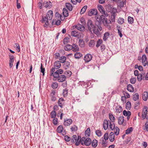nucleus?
<instances>
[{
	"label": "nucleus",
	"instance_id": "nucleus-1",
	"mask_svg": "<svg viewBox=\"0 0 148 148\" xmlns=\"http://www.w3.org/2000/svg\"><path fill=\"white\" fill-rule=\"evenodd\" d=\"M97 27H96V25L93 23L92 21L90 20H88L87 24V27L88 30L91 33L92 31L93 33L95 34L97 36H99L101 34L100 32L102 30V27L101 25H98L97 24H96Z\"/></svg>",
	"mask_w": 148,
	"mask_h": 148
},
{
	"label": "nucleus",
	"instance_id": "nucleus-2",
	"mask_svg": "<svg viewBox=\"0 0 148 148\" xmlns=\"http://www.w3.org/2000/svg\"><path fill=\"white\" fill-rule=\"evenodd\" d=\"M53 11L51 10H49L47 12L46 16H42V18L41 21L42 23H45L46 26L48 25L49 24V21L51 20L53 17Z\"/></svg>",
	"mask_w": 148,
	"mask_h": 148
},
{
	"label": "nucleus",
	"instance_id": "nucleus-3",
	"mask_svg": "<svg viewBox=\"0 0 148 148\" xmlns=\"http://www.w3.org/2000/svg\"><path fill=\"white\" fill-rule=\"evenodd\" d=\"M80 143L83 146H88L91 143V140L89 138L82 137L80 140Z\"/></svg>",
	"mask_w": 148,
	"mask_h": 148
},
{
	"label": "nucleus",
	"instance_id": "nucleus-4",
	"mask_svg": "<svg viewBox=\"0 0 148 148\" xmlns=\"http://www.w3.org/2000/svg\"><path fill=\"white\" fill-rule=\"evenodd\" d=\"M81 139V137L80 136H78L77 138V136L75 135H74L73 136L72 138V142L75 143V145H78L80 143V140Z\"/></svg>",
	"mask_w": 148,
	"mask_h": 148
},
{
	"label": "nucleus",
	"instance_id": "nucleus-5",
	"mask_svg": "<svg viewBox=\"0 0 148 148\" xmlns=\"http://www.w3.org/2000/svg\"><path fill=\"white\" fill-rule=\"evenodd\" d=\"M61 66V62L60 61H56L54 64V67H53L51 69L52 72H54L55 69H58L60 68Z\"/></svg>",
	"mask_w": 148,
	"mask_h": 148
},
{
	"label": "nucleus",
	"instance_id": "nucleus-6",
	"mask_svg": "<svg viewBox=\"0 0 148 148\" xmlns=\"http://www.w3.org/2000/svg\"><path fill=\"white\" fill-rule=\"evenodd\" d=\"M82 34L76 30H73L71 31V34L72 36L80 39L82 37Z\"/></svg>",
	"mask_w": 148,
	"mask_h": 148
},
{
	"label": "nucleus",
	"instance_id": "nucleus-7",
	"mask_svg": "<svg viewBox=\"0 0 148 148\" xmlns=\"http://www.w3.org/2000/svg\"><path fill=\"white\" fill-rule=\"evenodd\" d=\"M103 25L107 27L108 29H111L110 24H111V21L110 20H108L107 18L102 22Z\"/></svg>",
	"mask_w": 148,
	"mask_h": 148
},
{
	"label": "nucleus",
	"instance_id": "nucleus-8",
	"mask_svg": "<svg viewBox=\"0 0 148 148\" xmlns=\"http://www.w3.org/2000/svg\"><path fill=\"white\" fill-rule=\"evenodd\" d=\"M98 13L97 10L95 9H90L88 12V15L91 16L93 15H96Z\"/></svg>",
	"mask_w": 148,
	"mask_h": 148
},
{
	"label": "nucleus",
	"instance_id": "nucleus-9",
	"mask_svg": "<svg viewBox=\"0 0 148 148\" xmlns=\"http://www.w3.org/2000/svg\"><path fill=\"white\" fill-rule=\"evenodd\" d=\"M92 57V56L91 54L88 53L84 56V60L86 62H88L91 60Z\"/></svg>",
	"mask_w": 148,
	"mask_h": 148
},
{
	"label": "nucleus",
	"instance_id": "nucleus-10",
	"mask_svg": "<svg viewBox=\"0 0 148 148\" xmlns=\"http://www.w3.org/2000/svg\"><path fill=\"white\" fill-rule=\"evenodd\" d=\"M147 107L146 106H145L144 108L143 109L142 112V117L144 119L146 118L148 119V116L147 115Z\"/></svg>",
	"mask_w": 148,
	"mask_h": 148
},
{
	"label": "nucleus",
	"instance_id": "nucleus-11",
	"mask_svg": "<svg viewBox=\"0 0 148 148\" xmlns=\"http://www.w3.org/2000/svg\"><path fill=\"white\" fill-rule=\"evenodd\" d=\"M9 58L10 59L9 65L10 68H11L13 66V64L14 61V57L12 55H10L9 56Z\"/></svg>",
	"mask_w": 148,
	"mask_h": 148
},
{
	"label": "nucleus",
	"instance_id": "nucleus-12",
	"mask_svg": "<svg viewBox=\"0 0 148 148\" xmlns=\"http://www.w3.org/2000/svg\"><path fill=\"white\" fill-rule=\"evenodd\" d=\"M141 60L143 66H145L147 65V58L145 54L142 55Z\"/></svg>",
	"mask_w": 148,
	"mask_h": 148
},
{
	"label": "nucleus",
	"instance_id": "nucleus-13",
	"mask_svg": "<svg viewBox=\"0 0 148 148\" xmlns=\"http://www.w3.org/2000/svg\"><path fill=\"white\" fill-rule=\"evenodd\" d=\"M75 27L79 30L83 32L85 30V27L84 25L80 24H78L77 25L75 26Z\"/></svg>",
	"mask_w": 148,
	"mask_h": 148
},
{
	"label": "nucleus",
	"instance_id": "nucleus-14",
	"mask_svg": "<svg viewBox=\"0 0 148 148\" xmlns=\"http://www.w3.org/2000/svg\"><path fill=\"white\" fill-rule=\"evenodd\" d=\"M58 103L59 106L62 108L63 106L64 105V100L62 98H60L58 102Z\"/></svg>",
	"mask_w": 148,
	"mask_h": 148
},
{
	"label": "nucleus",
	"instance_id": "nucleus-15",
	"mask_svg": "<svg viewBox=\"0 0 148 148\" xmlns=\"http://www.w3.org/2000/svg\"><path fill=\"white\" fill-rule=\"evenodd\" d=\"M110 123V121L109 120L107 121L106 119H105L103 122V128L105 130H106L108 128V126L109 124Z\"/></svg>",
	"mask_w": 148,
	"mask_h": 148
},
{
	"label": "nucleus",
	"instance_id": "nucleus-16",
	"mask_svg": "<svg viewBox=\"0 0 148 148\" xmlns=\"http://www.w3.org/2000/svg\"><path fill=\"white\" fill-rule=\"evenodd\" d=\"M123 114L125 116H127V120H129L131 114V112L129 111H126V110H124L123 112Z\"/></svg>",
	"mask_w": 148,
	"mask_h": 148
},
{
	"label": "nucleus",
	"instance_id": "nucleus-17",
	"mask_svg": "<svg viewBox=\"0 0 148 148\" xmlns=\"http://www.w3.org/2000/svg\"><path fill=\"white\" fill-rule=\"evenodd\" d=\"M116 15V11H112V14L111 15V18H110V20H110L111 21V23L113 22H115Z\"/></svg>",
	"mask_w": 148,
	"mask_h": 148
},
{
	"label": "nucleus",
	"instance_id": "nucleus-18",
	"mask_svg": "<svg viewBox=\"0 0 148 148\" xmlns=\"http://www.w3.org/2000/svg\"><path fill=\"white\" fill-rule=\"evenodd\" d=\"M72 120L71 119H66L64 120V125L65 126L70 125L72 123Z\"/></svg>",
	"mask_w": 148,
	"mask_h": 148
},
{
	"label": "nucleus",
	"instance_id": "nucleus-19",
	"mask_svg": "<svg viewBox=\"0 0 148 148\" xmlns=\"http://www.w3.org/2000/svg\"><path fill=\"white\" fill-rule=\"evenodd\" d=\"M106 11L108 12H110L111 13L112 12V11H114L112 10V5L110 4H108L106 6ZM114 9V8H113V9Z\"/></svg>",
	"mask_w": 148,
	"mask_h": 148
},
{
	"label": "nucleus",
	"instance_id": "nucleus-20",
	"mask_svg": "<svg viewBox=\"0 0 148 148\" xmlns=\"http://www.w3.org/2000/svg\"><path fill=\"white\" fill-rule=\"evenodd\" d=\"M58 80L59 82H63L65 81L66 77L64 75H61L58 77Z\"/></svg>",
	"mask_w": 148,
	"mask_h": 148
},
{
	"label": "nucleus",
	"instance_id": "nucleus-21",
	"mask_svg": "<svg viewBox=\"0 0 148 148\" xmlns=\"http://www.w3.org/2000/svg\"><path fill=\"white\" fill-rule=\"evenodd\" d=\"M115 136L113 132H111L109 134V139L111 142H113L114 140Z\"/></svg>",
	"mask_w": 148,
	"mask_h": 148
},
{
	"label": "nucleus",
	"instance_id": "nucleus-22",
	"mask_svg": "<svg viewBox=\"0 0 148 148\" xmlns=\"http://www.w3.org/2000/svg\"><path fill=\"white\" fill-rule=\"evenodd\" d=\"M148 97V93L147 92H144L142 94V98L145 101L147 100Z\"/></svg>",
	"mask_w": 148,
	"mask_h": 148
},
{
	"label": "nucleus",
	"instance_id": "nucleus-23",
	"mask_svg": "<svg viewBox=\"0 0 148 148\" xmlns=\"http://www.w3.org/2000/svg\"><path fill=\"white\" fill-rule=\"evenodd\" d=\"M124 119L123 116H120L119 117L118 119V123L120 125L123 124L124 123Z\"/></svg>",
	"mask_w": 148,
	"mask_h": 148
},
{
	"label": "nucleus",
	"instance_id": "nucleus-24",
	"mask_svg": "<svg viewBox=\"0 0 148 148\" xmlns=\"http://www.w3.org/2000/svg\"><path fill=\"white\" fill-rule=\"evenodd\" d=\"M54 72H52L51 71V72L50 73L51 75H52L54 77L58 78L60 75L58 72H57V71L55 72L54 73Z\"/></svg>",
	"mask_w": 148,
	"mask_h": 148
},
{
	"label": "nucleus",
	"instance_id": "nucleus-25",
	"mask_svg": "<svg viewBox=\"0 0 148 148\" xmlns=\"http://www.w3.org/2000/svg\"><path fill=\"white\" fill-rule=\"evenodd\" d=\"M72 50L74 51L75 52L79 50V48L77 45L76 44H73L72 45Z\"/></svg>",
	"mask_w": 148,
	"mask_h": 148
},
{
	"label": "nucleus",
	"instance_id": "nucleus-26",
	"mask_svg": "<svg viewBox=\"0 0 148 148\" xmlns=\"http://www.w3.org/2000/svg\"><path fill=\"white\" fill-rule=\"evenodd\" d=\"M72 72L70 71H66L64 72V75L66 77H70L72 75Z\"/></svg>",
	"mask_w": 148,
	"mask_h": 148
},
{
	"label": "nucleus",
	"instance_id": "nucleus-27",
	"mask_svg": "<svg viewBox=\"0 0 148 148\" xmlns=\"http://www.w3.org/2000/svg\"><path fill=\"white\" fill-rule=\"evenodd\" d=\"M127 89L128 91L131 92H133L134 91V88L131 84H130L127 85Z\"/></svg>",
	"mask_w": 148,
	"mask_h": 148
},
{
	"label": "nucleus",
	"instance_id": "nucleus-28",
	"mask_svg": "<svg viewBox=\"0 0 148 148\" xmlns=\"http://www.w3.org/2000/svg\"><path fill=\"white\" fill-rule=\"evenodd\" d=\"M115 109V112L118 113H120L121 112H122L123 110L122 107L120 106H118L116 107Z\"/></svg>",
	"mask_w": 148,
	"mask_h": 148
},
{
	"label": "nucleus",
	"instance_id": "nucleus-29",
	"mask_svg": "<svg viewBox=\"0 0 148 148\" xmlns=\"http://www.w3.org/2000/svg\"><path fill=\"white\" fill-rule=\"evenodd\" d=\"M64 49L66 51L71 50L72 49V45L69 44L66 45L64 47Z\"/></svg>",
	"mask_w": 148,
	"mask_h": 148
},
{
	"label": "nucleus",
	"instance_id": "nucleus-30",
	"mask_svg": "<svg viewBox=\"0 0 148 148\" xmlns=\"http://www.w3.org/2000/svg\"><path fill=\"white\" fill-rule=\"evenodd\" d=\"M66 8L70 11H72L73 10V7L71 4L69 3H66Z\"/></svg>",
	"mask_w": 148,
	"mask_h": 148
},
{
	"label": "nucleus",
	"instance_id": "nucleus-31",
	"mask_svg": "<svg viewBox=\"0 0 148 148\" xmlns=\"http://www.w3.org/2000/svg\"><path fill=\"white\" fill-rule=\"evenodd\" d=\"M110 36V33L108 32H106L104 34L103 39L105 41H106L108 38Z\"/></svg>",
	"mask_w": 148,
	"mask_h": 148
},
{
	"label": "nucleus",
	"instance_id": "nucleus-32",
	"mask_svg": "<svg viewBox=\"0 0 148 148\" xmlns=\"http://www.w3.org/2000/svg\"><path fill=\"white\" fill-rule=\"evenodd\" d=\"M63 127L62 125H60L58 126L57 128V130L58 132L61 133L63 132Z\"/></svg>",
	"mask_w": 148,
	"mask_h": 148
},
{
	"label": "nucleus",
	"instance_id": "nucleus-33",
	"mask_svg": "<svg viewBox=\"0 0 148 148\" xmlns=\"http://www.w3.org/2000/svg\"><path fill=\"white\" fill-rule=\"evenodd\" d=\"M125 22L124 19L122 18L119 17L117 20L118 23L120 25L123 24Z\"/></svg>",
	"mask_w": 148,
	"mask_h": 148
},
{
	"label": "nucleus",
	"instance_id": "nucleus-34",
	"mask_svg": "<svg viewBox=\"0 0 148 148\" xmlns=\"http://www.w3.org/2000/svg\"><path fill=\"white\" fill-rule=\"evenodd\" d=\"M70 66V63L67 61H66L64 65V67L65 69H68L69 68Z\"/></svg>",
	"mask_w": 148,
	"mask_h": 148
},
{
	"label": "nucleus",
	"instance_id": "nucleus-35",
	"mask_svg": "<svg viewBox=\"0 0 148 148\" xmlns=\"http://www.w3.org/2000/svg\"><path fill=\"white\" fill-rule=\"evenodd\" d=\"M63 14L64 17H67L69 16V13L67 10L65 8L63 9Z\"/></svg>",
	"mask_w": 148,
	"mask_h": 148
},
{
	"label": "nucleus",
	"instance_id": "nucleus-36",
	"mask_svg": "<svg viewBox=\"0 0 148 148\" xmlns=\"http://www.w3.org/2000/svg\"><path fill=\"white\" fill-rule=\"evenodd\" d=\"M92 145L94 148H95L97 145V141L96 139H94L92 142H91Z\"/></svg>",
	"mask_w": 148,
	"mask_h": 148
},
{
	"label": "nucleus",
	"instance_id": "nucleus-37",
	"mask_svg": "<svg viewBox=\"0 0 148 148\" xmlns=\"http://www.w3.org/2000/svg\"><path fill=\"white\" fill-rule=\"evenodd\" d=\"M82 56V53L79 52H76L74 54V57L76 59H79Z\"/></svg>",
	"mask_w": 148,
	"mask_h": 148
},
{
	"label": "nucleus",
	"instance_id": "nucleus-38",
	"mask_svg": "<svg viewBox=\"0 0 148 148\" xmlns=\"http://www.w3.org/2000/svg\"><path fill=\"white\" fill-rule=\"evenodd\" d=\"M121 27L120 26H117V29L118 30V34L120 36V37L121 38L122 36L123 35L121 33V30H120Z\"/></svg>",
	"mask_w": 148,
	"mask_h": 148
},
{
	"label": "nucleus",
	"instance_id": "nucleus-39",
	"mask_svg": "<svg viewBox=\"0 0 148 148\" xmlns=\"http://www.w3.org/2000/svg\"><path fill=\"white\" fill-rule=\"evenodd\" d=\"M103 42L102 40L101 39H99L96 42V46L97 48H98L102 44Z\"/></svg>",
	"mask_w": 148,
	"mask_h": 148
},
{
	"label": "nucleus",
	"instance_id": "nucleus-40",
	"mask_svg": "<svg viewBox=\"0 0 148 148\" xmlns=\"http://www.w3.org/2000/svg\"><path fill=\"white\" fill-rule=\"evenodd\" d=\"M97 8L98 10L101 13L105 10L104 9L103 6L100 5H97Z\"/></svg>",
	"mask_w": 148,
	"mask_h": 148
},
{
	"label": "nucleus",
	"instance_id": "nucleus-41",
	"mask_svg": "<svg viewBox=\"0 0 148 148\" xmlns=\"http://www.w3.org/2000/svg\"><path fill=\"white\" fill-rule=\"evenodd\" d=\"M87 5H85L81 10L80 13L82 14L84 13L87 9Z\"/></svg>",
	"mask_w": 148,
	"mask_h": 148
},
{
	"label": "nucleus",
	"instance_id": "nucleus-42",
	"mask_svg": "<svg viewBox=\"0 0 148 148\" xmlns=\"http://www.w3.org/2000/svg\"><path fill=\"white\" fill-rule=\"evenodd\" d=\"M95 44V42L94 40H91L90 42L89 45L90 47H93L94 46Z\"/></svg>",
	"mask_w": 148,
	"mask_h": 148
},
{
	"label": "nucleus",
	"instance_id": "nucleus-43",
	"mask_svg": "<svg viewBox=\"0 0 148 148\" xmlns=\"http://www.w3.org/2000/svg\"><path fill=\"white\" fill-rule=\"evenodd\" d=\"M56 116V113L55 110L52 111L51 113V117L52 118H55Z\"/></svg>",
	"mask_w": 148,
	"mask_h": 148
},
{
	"label": "nucleus",
	"instance_id": "nucleus-44",
	"mask_svg": "<svg viewBox=\"0 0 148 148\" xmlns=\"http://www.w3.org/2000/svg\"><path fill=\"white\" fill-rule=\"evenodd\" d=\"M133 130V128L132 127H130L128 128L125 131V134H128L132 132Z\"/></svg>",
	"mask_w": 148,
	"mask_h": 148
},
{
	"label": "nucleus",
	"instance_id": "nucleus-45",
	"mask_svg": "<svg viewBox=\"0 0 148 148\" xmlns=\"http://www.w3.org/2000/svg\"><path fill=\"white\" fill-rule=\"evenodd\" d=\"M59 60L61 61V63H64L66 61V58L64 56H62L60 58Z\"/></svg>",
	"mask_w": 148,
	"mask_h": 148
},
{
	"label": "nucleus",
	"instance_id": "nucleus-46",
	"mask_svg": "<svg viewBox=\"0 0 148 148\" xmlns=\"http://www.w3.org/2000/svg\"><path fill=\"white\" fill-rule=\"evenodd\" d=\"M128 21L129 24H132L134 22L133 18L130 16H129L128 17Z\"/></svg>",
	"mask_w": 148,
	"mask_h": 148
},
{
	"label": "nucleus",
	"instance_id": "nucleus-47",
	"mask_svg": "<svg viewBox=\"0 0 148 148\" xmlns=\"http://www.w3.org/2000/svg\"><path fill=\"white\" fill-rule=\"evenodd\" d=\"M114 133L116 135H118L119 134V129L117 127H116L114 129Z\"/></svg>",
	"mask_w": 148,
	"mask_h": 148
},
{
	"label": "nucleus",
	"instance_id": "nucleus-48",
	"mask_svg": "<svg viewBox=\"0 0 148 148\" xmlns=\"http://www.w3.org/2000/svg\"><path fill=\"white\" fill-rule=\"evenodd\" d=\"M109 117L111 121L112 122L115 121V117L112 114H109Z\"/></svg>",
	"mask_w": 148,
	"mask_h": 148
},
{
	"label": "nucleus",
	"instance_id": "nucleus-49",
	"mask_svg": "<svg viewBox=\"0 0 148 148\" xmlns=\"http://www.w3.org/2000/svg\"><path fill=\"white\" fill-rule=\"evenodd\" d=\"M145 77H143L142 75L141 74H139L137 76V79L139 82H140L142 79H144Z\"/></svg>",
	"mask_w": 148,
	"mask_h": 148
},
{
	"label": "nucleus",
	"instance_id": "nucleus-50",
	"mask_svg": "<svg viewBox=\"0 0 148 148\" xmlns=\"http://www.w3.org/2000/svg\"><path fill=\"white\" fill-rule=\"evenodd\" d=\"M58 86V84L56 82H53L51 85V87L53 89L56 88Z\"/></svg>",
	"mask_w": 148,
	"mask_h": 148
},
{
	"label": "nucleus",
	"instance_id": "nucleus-51",
	"mask_svg": "<svg viewBox=\"0 0 148 148\" xmlns=\"http://www.w3.org/2000/svg\"><path fill=\"white\" fill-rule=\"evenodd\" d=\"M139 98V95L138 93L135 94L133 97V99L134 101H136Z\"/></svg>",
	"mask_w": 148,
	"mask_h": 148
},
{
	"label": "nucleus",
	"instance_id": "nucleus-52",
	"mask_svg": "<svg viewBox=\"0 0 148 148\" xmlns=\"http://www.w3.org/2000/svg\"><path fill=\"white\" fill-rule=\"evenodd\" d=\"M131 106V103L130 102L128 101L126 103V107L127 109L130 110Z\"/></svg>",
	"mask_w": 148,
	"mask_h": 148
},
{
	"label": "nucleus",
	"instance_id": "nucleus-53",
	"mask_svg": "<svg viewBox=\"0 0 148 148\" xmlns=\"http://www.w3.org/2000/svg\"><path fill=\"white\" fill-rule=\"evenodd\" d=\"M95 18L97 21H98V23L97 24L98 25H99V24L100 25H101V19L98 16H97V14L96 15Z\"/></svg>",
	"mask_w": 148,
	"mask_h": 148
},
{
	"label": "nucleus",
	"instance_id": "nucleus-54",
	"mask_svg": "<svg viewBox=\"0 0 148 148\" xmlns=\"http://www.w3.org/2000/svg\"><path fill=\"white\" fill-rule=\"evenodd\" d=\"M95 133L99 137L101 136L102 135V133L101 131L99 130H96Z\"/></svg>",
	"mask_w": 148,
	"mask_h": 148
},
{
	"label": "nucleus",
	"instance_id": "nucleus-55",
	"mask_svg": "<svg viewBox=\"0 0 148 148\" xmlns=\"http://www.w3.org/2000/svg\"><path fill=\"white\" fill-rule=\"evenodd\" d=\"M14 47L16 48V49L18 52H19L20 51V46L17 43L15 44Z\"/></svg>",
	"mask_w": 148,
	"mask_h": 148
},
{
	"label": "nucleus",
	"instance_id": "nucleus-56",
	"mask_svg": "<svg viewBox=\"0 0 148 148\" xmlns=\"http://www.w3.org/2000/svg\"><path fill=\"white\" fill-rule=\"evenodd\" d=\"M90 130L89 128L87 129L85 132L86 135H87L88 136H89L90 135Z\"/></svg>",
	"mask_w": 148,
	"mask_h": 148
},
{
	"label": "nucleus",
	"instance_id": "nucleus-57",
	"mask_svg": "<svg viewBox=\"0 0 148 148\" xmlns=\"http://www.w3.org/2000/svg\"><path fill=\"white\" fill-rule=\"evenodd\" d=\"M81 1L82 0H71L72 3L74 5L76 4L77 2L79 3H80Z\"/></svg>",
	"mask_w": 148,
	"mask_h": 148
},
{
	"label": "nucleus",
	"instance_id": "nucleus-58",
	"mask_svg": "<svg viewBox=\"0 0 148 148\" xmlns=\"http://www.w3.org/2000/svg\"><path fill=\"white\" fill-rule=\"evenodd\" d=\"M49 3L47 1L43 3V5L46 8H47L49 6Z\"/></svg>",
	"mask_w": 148,
	"mask_h": 148
},
{
	"label": "nucleus",
	"instance_id": "nucleus-59",
	"mask_svg": "<svg viewBox=\"0 0 148 148\" xmlns=\"http://www.w3.org/2000/svg\"><path fill=\"white\" fill-rule=\"evenodd\" d=\"M69 38L68 37H65L64 38L63 43L64 44H67L69 41Z\"/></svg>",
	"mask_w": 148,
	"mask_h": 148
},
{
	"label": "nucleus",
	"instance_id": "nucleus-60",
	"mask_svg": "<svg viewBox=\"0 0 148 148\" xmlns=\"http://www.w3.org/2000/svg\"><path fill=\"white\" fill-rule=\"evenodd\" d=\"M71 129L72 131V132H75L77 130V127L75 125H74L73 127H71Z\"/></svg>",
	"mask_w": 148,
	"mask_h": 148
},
{
	"label": "nucleus",
	"instance_id": "nucleus-61",
	"mask_svg": "<svg viewBox=\"0 0 148 148\" xmlns=\"http://www.w3.org/2000/svg\"><path fill=\"white\" fill-rule=\"evenodd\" d=\"M109 126L110 128L112 130H113L116 127H115V125L114 124V123H113V124H111V122L110 123V124Z\"/></svg>",
	"mask_w": 148,
	"mask_h": 148
},
{
	"label": "nucleus",
	"instance_id": "nucleus-62",
	"mask_svg": "<svg viewBox=\"0 0 148 148\" xmlns=\"http://www.w3.org/2000/svg\"><path fill=\"white\" fill-rule=\"evenodd\" d=\"M53 123L55 125H56L58 124V119L57 118H54L53 120Z\"/></svg>",
	"mask_w": 148,
	"mask_h": 148
},
{
	"label": "nucleus",
	"instance_id": "nucleus-63",
	"mask_svg": "<svg viewBox=\"0 0 148 148\" xmlns=\"http://www.w3.org/2000/svg\"><path fill=\"white\" fill-rule=\"evenodd\" d=\"M136 78L133 77L130 80V82L132 84H134L136 82Z\"/></svg>",
	"mask_w": 148,
	"mask_h": 148
},
{
	"label": "nucleus",
	"instance_id": "nucleus-64",
	"mask_svg": "<svg viewBox=\"0 0 148 148\" xmlns=\"http://www.w3.org/2000/svg\"><path fill=\"white\" fill-rule=\"evenodd\" d=\"M56 17L57 19H60V15L58 12H56L55 14Z\"/></svg>",
	"mask_w": 148,
	"mask_h": 148
}]
</instances>
